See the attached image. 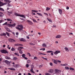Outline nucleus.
<instances>
[{"label": "nucleus", "instance_id": "f8f14e48", "mask_svg": "<svg viewBox=\"0 0 75 75\" xmlns=\"http://www.w3.org/2000/svg\"><path fill=\"white\" fill-rule=\"evenodd\" d=\"M27 23H28L29 24H30V25H32L33 24V22L30 21H29L28 20H27L26 21Z\"/></svg>", "mask_w": 75, "mask_h": 75}, {"label": "nucleus", "instance_id": "4be33fe9", "mask_svg": "<svg viewBox=\"0 0 75 75\" xmlns=\"http://www.w3.org/2000/svg\"><path fill=\"white\" fill-rule=\"evenodd\" d=\"M0 17H3V16H4V14H3V13H2V12H0Z\"/></svg>", "mask_w": 75, "mask_h": 75}, {"label": "nucleus", "instance_id": "f704fd0d", "mask_svg": "<svg viewBox=\"0 0 75 75\" xmlns=\"http://www.w3.org/2000/svg\"><path fill=\"white\" fill-rule=\"evenodd\" d=\"M35 60H37V59H38V57H35L33 58Z\"/></svg>", "mask_w": 75, "mask_h": 75}, {"label": "nucleus", "instance_id": "a211bd4d", "mask_svg": "<svg viewBox=\"0 0 75 75\" xmlns=\"http://www.w3.org/2000/svg\"><path fill=\"white\" fill-rule=\"evenodd\" d=\"M4 0V1L5 2V3H7V4L8 3H10V2H11V1H10L9 0Z\"/></svg>", "mask_w": 75, "mask_h": 75}, {"label": "nucleus", "instance_id": "ea45409f", "mask_svg": "<svg viewBox=\"0 0 75 75\" xmlns=\"http://www.w3.org/2000/svg\"><path fill=\"white\" fill-rule=\"evenodd\" d=\"M18 50V51H20V50H21V48L20 47H18L17 49Z\"/></svg>", "mask_w": 75, "mask_h": 75}, {"label": "nucleus", "instance_id": "052dcab7", "mask_svg": "<svg viewBox=\"0 0 75 75\" xmlns=\"http://www.w3.org/2000/svg\"><path fill=\"white\" fill-rule=\"evenodd\" d=\"M29 44H30V45H33V43H29Z\"/></svg>", "mask_w": 75, "mask_h": 75}, {"label": "nucleus", "instance_id": "5fc2aeb1", "mask_svg": "<svg viewBox=\"0 0 75 75\" xmlns=\"http://www.w3.org/2000/svg\"><path fill=\"white\" fill-rule=\"evenodd\" d=\"M65 69H69V67H65Z\"/></svg>", "mask_w": 75, "mask_h": 75}, {"label": "nucleus", "instance_id": "0eeeda50", "mask_svg": "<svg viewBox=\"0 0 75 75\" xmlns=\"http://www.w3.org/2000/svg\"><path fill=\"white\" fill-rule=\"evenodd\" d=\"M8 40L9 42H16V40L12 39H9Z\"/></svg>", "mask_w": 75, "mask_h": 75}, {"label": "nucleus", "instance_id": "cd10ccee", "mask_svg": "<svg viewBox=\"0 0 75 75\" xmlns=\"http://www.w3.org/2000/svg\"><path fill=\"white\" fill-rule=\"evenodd\" d=\"M31 11L32 12H33L34 13H37L38 11H35V10H32Z\"/></svg>", "mask_w": 75, "mask_h": 75}, {"label": "nucleus", "instance_id": "f257e3e1", "mask_svg": "<svg viewBox=\"0 0 75 75\" xmlns=\"http://www.w3.org/2000/svg\"><path fill=\"white\" fill-rule=\"evenodd\" d=\"M16 28L21 31H22L23 29V26L21 25H18L17 27H16Z\"/></svg>", "mask_w": 75, "mask_h": 75}, {"label": "nucleus", "instance_id": "680f3d73", "mask_svg": "<svg viewBox=\"0 0 75 75\" xmlns=\"http://www.w3.org/2000/svg\"><path fill=\"white\" fill-rule=\"evenodd\" d=\"M12 11L8 12V13H9V14H12Z\"/></svg>", "mask_w": 75, "mask_h": 75}, {"label": "nucleus", "instance_id": "aec40b11", "mask_svg": "<svg viewBox=\"0 0 75 75\" xmlns=\"http://www.w3.org/2000/svg\"><path fill=\"white\" fill-rule=\"evenodd\" d=\"M48 72H49L50 73H51V74H52V73H53L54 72V70H49L48 71Z\"/></svg>", "mask_w": 75, "mask_h": 75}, {"label": "nucleus", "instance_id": "bf43d9fd", "mask_svg": "<svg viewBox=\"0 0 75 75\" xmlns=\"http://www.w3.org/2000/svg\"><path fill=\"white\" fill-rule=\"evenodd\" d=\"M69 7H68V6L67 7L66 9H67V10H69Z\"/></svg>", "mask_w": 75, "mask_h": 75}, {"label": "nucleus", "instance_id": "8fccbe9b", "mask_svg": "<svg viewBox=\"0 0 75 75\" xmlns=\"http://www.w3.org/2000/svg\"><path fill=\"white\" fill-rule=\"evenodd\" d=\"M19 46H21L22 47H23V45L22 44H19Z\"/></svg>", "mask_w": 75, "mask_h": 75}, {"label": "nucleus", "instance_id": "b1692460", "mask_svg": "<svg viewBox=\"0 0 75 75\" xmlns=\"http://www.w3.org/2000/svg\"><path fill=\"white\" fill-rule=\"evenodd\" d=\"M14 54L18 57H19V56H20V55H19V54L18 53V52L15 53Z\"/></svg>", "mask_w": 75, "mask_h": 75}, {"label": "nucleus", "instance_id": "4468645a", "mask_svg": "<svg viewBox=\"0 0 75 75\" xmlns=\"http://www.w3.org/2000/svg\"><path fill=\"white\" fill-rule=\"evenodd\" d=\"M58 11L60 14L61 15L62 14V10L61 9H59Z\"/></svg>", "mask_w": 75, "mask_h": 75}, {"label": "nucleus", "instance_id": "9d476101", "mask_svg": "<svg viewBox=\"0 0 75 75\" xmlns=\"http://www.w3.org/2000/svg\"><path fill=\"white\" fill-rule=\"evenodd\" d=\"M5 28L6 30L7 31H8V32H11V31L10 30V29L8 28L7 27L5 26Z\"/></svg>", "mask_w": 75, "mask_h": 75}, {"label": "nucleus", "instance_id": "2eb2a0df", "mask_svg": "<svg viewBox=\"0 0 75 75\" xmlns=\"http://www.w3.org/2000/svg\"><path fill=\"white\" fill-rule=\"evenodd\" d=\"M19 40L21 41H24V42H25L26 41V40H25L24 39H23V38H21L19 39Z\"/></svg>", "mask_w": 75, "mask_h": 75}, {"label": "nucleus", "instance_id": "a878e982", "mask_svg": "<svg viewBox=\"0 0 75 75\" xmlns=\"http://www.w3.org/2000/svg\"><path fill=\"white\" fill-rule=\"evenodd\" d=\"M68 64L67 63H65L64 64H61V66H67Z\"/></svg>", "mask_w": 75, "mask_h": 75}, {"label": "nucleus", "instance_id": "72a5a7b5", "mask_svg": "<svg viewBox=\"0 0 75 75\" xmlns=\"http://www.w3.org/2000/svg\"><path fill=\"white\" fill-rule=\"evenodd\" d=\"M19 53H20V54H23V52H22V50H19Z\"/></svg>", "mask_w": 75, "mask_h": 75}, {"label": "nucleus", "instance_id": "20e7f679", "mask_svg": "<svg viewBox=\"0 0 75 75\" xmlns=\"http://www.w3.org/2000/svg\"><path fill=\"white\" fill-rule=\"evenodd\" d=\"M1 52H2V53H4V54H8V52L7 51L5 50H1Z\"/></svg>", "mask_w": 75, "mask_h": 75}, {"label": "nucleus", "instance_id": "e2e57ef3", "mask_svg": "<svg viewBox=\"0 0 75 75\" xmlns=\"http://www.w3.org/2000/svg\"><path fill=\"white\" fill-rule=\"evenodd\" d=\"M57 61H58V62H59V63H61V61L60 60H58Z\"/></svg>", "mask_w": 75, "mask_h": 75}, {"label": "nucleus", "instance_id": "c756f323", "mask_svg": "<svg viewBox=\"0 0 75 75\" xmlns=\"http://www.w3.org/2000/svg\"><path fill=\"white\" fill-rule=\"evenodd\" d=\"M13 60H17V58L16 57H13Z\"/></svg>", "mask_w": 75, "mask_h": 75}, {"label": "nucleus", "instance_id": "c85d7f7f", "mask_svg": "<svg viewBox=\"0 0 75 75\" xmlns=\"http://www.w3.org/2000/svg\"><path fill=\"white\" fill-rule=\"evenodd\" d=\"M47 53H51V52H54L52 51H48L46 52Z\"/></svg>", "mask_w": 75, "mask_h": 75}, {"label": "nucleus", "instance_id": "338daca9", "mask_svg": "<svg viewBox=\"0 0 75 75\" xmlns=\"http://www.w3.org/2000/svg\"><path fill=\"white\" fill-rule=\"evenodd\" d=\"M43 23H44V24H45L46 23V21L45 20H44L43 21Z\"/></svg>", "mask_w": 75, "mask_h": 75}, {"label": "nucleus", "instance_id": "dca6fc26", "mask_svg": "<svg viewBox=\"0 0 75 75\" xmlns=\"http://www.w3.org/2000/svg\"><path fill=\"white\" fill-rule=\"evenodd\" d=\"M22 56V57H23V58H24L25 59H28V58H27V57H25V54H23Z\"/></svg>", "mask_w": 75, "mask_h": 75}, {"label": "nucleus", "instance_id": "6e6d98bb", "mask_svg": "<svg viewBox=\"0 0 75 75\" xmlns=\"http://www.w3.org/2000/svg\"><path fill=\"white\" fill-rule=\"evenodd\" d=\"M42 58L44 59H45V60H47V58H44V57H42Z\"/></svg>", "mask_w": 75, "mask_h": 75}, {"label": "nucleus", "instance_id": "58836bf2", "mask_svg": "<svg viewBox=\"0 0 75 75\" xmlns=\"http://www.w3.org/2000/svg\"><path fill=\"white\" fill-rule=\"evenodd\" d=\"M7 21H12V20H11V19H9V18H7Z\"/></svg>", "mask_w": 75, "mask_h": 75}, {"label": "nucleus", "instance_id": "6e6552de", "mask_svg": "<svg viewBox=\"0 0 75 75\" xmlns=\"http://www.w3.org/2000/svg\"><path fill=\"white\" fill-rule=\"evenodd\" d=\"M5 62L7 64V65H9V66H10V62L8 61L7 60H5Z\"/></svg>", "mask_w": 75, "mask_h": 75}, {"label": "nucleus", "instance_id": "7c9ffc66", "mask_svg": "<svg viewBox=\"0 0 75 75\" xmlns=\"http://www.w3.org/2000/svg\"><path fill=\"white\" fill-rule=\"evenodd\" d=\"M37 14H38V15H39V16H41L42 17H43V16H42V14H41L40 13H37Z\"/></svg>", "mask_w": 75, "mask_h": 75}, {"label": "nucleus", "instance_id": "09e8293b", "mask_svg": "<svg viewBox=\"0 0 75 75\" xmlns=\"http://www.w3.org/2000/svg\"><path fill=\"white\" fill-rule=\"evenodd\" d=\"M7 24V22H6L5 23H4L3 24V25H6Z\"/></svg>", "mask_w": 75, "mask_h": 75}, {"label": "nucleus", "instance_id": "79ce46f5", "mask_svg": "<svg viewBox=\"0 0 75 75\" xmlns=\"http://www.w3.org/2000/svg\"><path fill=\"white\" fill-rule=\"evenodd\" d=\"M69 69H70V70H72V71H74V69L73 68L70 67L69 68Z\"/></svg>", "mask_w": 75, "mask_h": 75}, {"label": "nucleus", "instance_id": "a19ab883", "mask_svg": "<svg viewBox=\"0 0 75 75\" xmlns=\"http://www.w3.org/2000/svg\"><path fill=\"white\" fill-rule=\"evenodd\" d=\"M11 50L12 51H15V49L14 48V47H12L11 49Z\"/></svg>", "mask_w": 75, "mask_h": 75}, {"label": "nucleus", "instance_id": "4c0bfd02", "mask_svg": "<svg viewBox=\"0 0 75 75\" xmlns=\"http://www.w3.org/2000/svg\"><path fill=\"white\" fill-rule=\"evenodd\" d=\"M40 50H42V51H45V48H42V49H40Z\"/></svg>", "mask_w": 75, "mask_h": 75}, {"label": "nucleus", "instance_id": "3c124183", "mask_svg": "<svg viewBox=\"0 0 75 75\" xmlns=\"http://www.w3.org/2000/svg\"><path fill=\"white\" fill-rule=\"evenodd\" d=\"M27 54L29 55V57H31V54H30V53H28Z\"/></svg>", "mask_w": 75, "mask_h": 75}, {"label": "nucleus", "instance_id": "5701e85b", "mask_svg": "<svg viewBox=\"0 0 75 75\" xmlns=\"http://www.w3.org/2000/svg\"><path fill=\"white\" fill-rule=\"evenodd\" d=\"M42 47H47V45L46 44L43 43L42 44Z\"/></svg>", "mask_w": 75, "mask_h": 75}, {"label": "nucleus", "instance_id": "9b49d317", "mask_svg": "<svg viewBox=\"0 0 75 75\" xmlns=\"http://www.w3.org/2000/svg\"><path fill=\"white\" fill-rule=\"evenodd\" d=\"M52 61H53L54 63V64H56V65H57L58 63L57 62V60L55 59H52Z\"/></svg>", "mask_w": 75, "mask_h": 75}, {"label": "nucleus", "instance_id": "c03bdc74", "mask_svg": "<svg viewBox=\"0 0 75 75\" xmlns=\"http://www.w3.org/2000/svg\"><path fill=\"white\" fill-rule=\"evenodd\" d=\"M6 34L7 35V36L8 37H10V35L9 34V33H8V32H6Z\"/></svg>", "mask_w": 75, "mask_h": 75}, {"label": "nucleus", "instance_id": "7ed1b4c3", "mask_svg": "<svg viewBox=\"0 0 75 75\" xmlns=\"http://www.w3.org/2000/svg\"><path fill=\"white\" fill-rule=\"evenodd\" d=\"M16 24L15 23H14L13 24H8V25L9 26V27H11V28H13L16 26Z\"/></svg>", "mask_w": 75, "mask_h": 75}, {"label": "nucleus", "instance_id": "69168bd1", "mask_svg": "<svg viewBox=\"0 0 75 75\" xmlns=\"http://www.w3.org/2000/svg\"><path fill=\"white\" fill-rule=\"evenodd\" d=\"M53 52H51V55H52H52H54V53H53Z\"/></svg>", "mask_w": 75, "mask_h": 75}, {"label": "nucleus", "instance_id": "423d86ee", "mask_svg": "<svg viewBox=\"0 0 75 75\" xmlns=\"http://www.w3.org/2000/svg\"><path fill=\"white\" fill-rule=\"evenodd\" d=\"M7 4V3L5 2V3H3L0 1V7H1V6H4V5H6Z\"/></svg>", "mask_w": 75, "mask_h": 75}, {"label": "nucleus", "instance_id": "2f4dec72", "mask_svg": "<svg viewBox=\"0 0 75 75\" xmlns=\"http://www.w3.org/2000/svg\"><path fill=\"white\" fill-rule=\"evenodd\" d=\"M33 20L34 23H38V22L37 21H36V20L33 19Z\"/></svg>", "mask_w": 75, "mask_h": 75}, {"label": "nucleus", "instance_id": "473e14b6", "mask_svg": "<svg viewBox=\"0 0 75 75\" xmlns=\"http://www.w3.org/2000/svg\"><path fill=\"white\" fill-rule=\"evenodd\" d=\"M47 19L49 21V22H50V23H52V21H51V20L48 18H47Z\"/></svg>", "mask_w": 75, "mask_h": 75}, {"label": "nucleus", "instance_id": "0e129e2a", "mask_svg": "<svg viewBox=\"0 0 75 75\" xmlns=\"http://www.w3.org/2000/svg\"><path fill=\"white\" fill-rule=\"evenodd\" d=\"M30 62H31V61H30V60H29L28 61V63H30Z\"/></svg>", "mask_w": 75, "mask_h": 75}, {"label": "nucleus", "instance_id": "49530a36", "mask_svg": "<svg viewBox=\"0 0 75 75\" xmlns=\"http://www.w3.org/2000/svg\"><path fill=\"white\" fill-rule=\"evenodd\" d=\"M15 46H19V44L17 43L14 45Z\"/></svg>", "mask_w": 75, "mask_h": 75}, {"label": "nucleus", "instance_id": "f3484780", "mask_svg": "<svg viewBox=\"0 0 75 75\" xmlns=\"http://www.w3.org/2000/svg\"><path fill=\"white\" fill-rule=\"evenodd\" d=\"M64 48L65 50L67 52H69V50L68 49V48L67 47H64Z\"/></svg>", "mask_w": 75, "mask_h": 75}, {"label": "nucleus", "instance_id": "bb28decb", "mask_svg": "<svg viewBox=\"0 0 75 75\" xmlns=\"http://www.w3.org/2000/svg\"><path fill=\"white\" fill-rule=\"evenodd\" d=\"M1 36H3V35H6V34L5 33H3L1 34Z\"/></svg>", "mask_w": 75, "mask_h": 75}, {"label": "nucleus", "instance_id": "39448f33", "mask_svg": "<svg viewBox=\"0 0 75 75\" xmlns=\"http://www.w3.org/2000/svg\"><path fill=\"white\" fill-rule=\"evenodd\" d=\"M56 74H59L60 73L61 71L60 70H58L57 69H55L54 70Z\"/></svg>", "mask_w": 75, "mask_h": 75}, {"label": "nucleus", "instance_id": "1a4fd4ad", "mask_svg": "<svg viewBox=\"0 0 75 75\" xmlns=\"http://www.w3.org/2000/svg\"><path fill=\"white\" fill-rule=\"evenodd\" d=\"M62 37V36L61 35H58L55 37L56 38H60Z\"/></svg>", "mask_w": 75, "mask_h": 75}, {"label": "nucleus", "instance_id": "de8ad7c7", "mask_svg": "<svg viewBox=\"0 0 75 75\" xmlns=\"http://www.w3.org/2000/svg\"><path fill=\"white\" fill-rule=\"evenodd\" d=\"M3 22H4V20H2L0 21V23H1Z\"/></svg>", "mask_w": 75, "mask_h": 75}, {"label": "nucleus", "instance_id": "4d7b16f0", "mask_svg": "<svg viewBox=\"0 0 75 75\" xmlns=\"http://www.w3.org/2000/svg\"><path fill=\"white\" fill-rule=\"evenodd\" d=\"M38 54L39 55H42V53L40 52H39Z\"/></svg>", "mask_w": 75, "mask_h": 75}, {"label": "nucleus", "instance_id": "13d9d810", "mask_svg": "<svg viewBox=\"0 0 75 75\" xmlns=\"http://www.w3.org/2000/svg\"><path fill=\"white\" fill-rule=\"evenodd\" d=\"M44 14H45L46 15H47V16H48V13H44Z\"/></svg>", "mask_w": 75, "mask_h": 75}, {"label": "nucleus", "instance_id": "864d4df0", "mask_svg": "<svg viewBox=\"0 0 75 75\" xmlns=\"http://www.w3.org/2000/svg\"><path fill=\"white\" fill-rule=\"evenodd\" d=\"M26 66L27 68H28V67H29V65H28V64H27L26 65Z\"/></svg>", "mask_w": 75, "mask_h": 75}, {"label": "nucleus", "instance_id": "603ef678", "mask_svg": "<svg viewBox=\"0 0 75 75\" xmlns=\"http://www.w3.org/2000/svg\"><path fill=\"white\" fill-rule=\"evenodd\" d=\"M50 65L51 66H52L53 65V64H52V63H50Z\"/></svg>", "mask_w": 75, "mask_h": 75}, {"label": "nucleus", "instance_id": "412c9836", "mask_svg": "<svg viewBox=\"0 0 75 75\" xmlns=\"http://www.w3.org/2000/svg\"><path fill=\"white\" fill-rule=\"evenodd\" d=\"M30 71H31V72L32 73H33V74H35V72H34L33 71V67H32V68H31V69H30Z\"/></svg>", "mask_w": 75, "mask_h": 75}, {"label": "nucleus", "instance_id": "6ab92c4d", "mask_svg": "<svg viewBox=\"0 0 75 75\" xmlns=\"http://www.w3.org/2000/svg\"><path fill=\"white\" fill-rule=\"evenodd\" d=\"M8 69H10V70H11V71H15L16 69L15 68H8Z\"/></svg>", "mask_w": 75, "mask_h": 75}, {"label": "nucleus", "instance_id": "c9c22d12", "mask_svg": "<svg viewBox=\"0 0 75 75\" xmlns=\"http://www.w3.org/2000/svg\"><path fill=\"white\" fill-rule=\"evenodd\" d=\"M50 10V8L48 7H47L46 9V11H48V10Z\"/></svg>", "mask_w": 75, "mask_h": 75}, {"label": "nucleus", "instance_id": "f03ea898", "mask_svg": "<svg viewBox=\"0 0 75 75\" xmlns=\"http://www.w3.org/2000/svg\"><path fill=\"white\" fill-rule=\"evenodd\" d=\"M15 15L16 16H19L20 17H21L25 18V16L23 15H20L17 13H15Z\"/></svg>", "mask_w": 75, "mask_h": 75}, {"label": "nucleus", "instance_id": "393cba45", "mask_svg": "<svg viewBox=\"0 0 75 75\" xmlns=\"http://www.w3.org/2000/svg\"><path fill=\"white\" fill-rule=\"evenodd\" d=\"M5 58L6 59H11V58H10L9 57H8L7 56L5 57Z\"/></svg>", "mask_w": 75, "mask_h": 75}, {"label": "nucleus", "instance_id": "37998d69", "mask_svg": "<svg viewBox=\"0 0 75 75\" xmlns=\"http://www.w3.org/2000/svg\"><path fill=\"white\" fill-rule=\"evenodd\" d=\"M8 6L9 7H11L12 6H11V5L10 4H8Z\"/></svg>", "mask_w": 75, "mask_h": 75}, {"label": "nucleus", "instance_id": "ddd939ff", "mask_svg": "<svg viewBox=\"0 0 75 75\" xmlns=\"http://www.w3.org/2000/svg\"><path fill=\"white\" fill-rule=\"evenodd\" d=\"M60 52L59 50L56 51L54 52V54H55V55H57L58 54L60 53Z\"/></svg>", "mask_w": 75, "mask_h": 75}, {"label": "nucleus", "instance_id": "e433bc0d", "mask_svg": "<svg viewBox=\"0 0 75 75\" xmlns=\"http://www.w3.org/2000/svg\"><path fill=\"white\" fill-rule=\"evenodd\" d=\"M19 65L18 64H15V68H18Z\"/></svg>", "mask_w": 75, "mask_h": 75}, {"label": "nucleus", "instance_id": "a18cd8bd", "mask_svg": "<svg viewBox=\"0 0 75 75\" xmlns=\"http://www.w3.org/2000/svg\"><path fill=\"white\" fill-rule=\"evenodd\" d=\"M0 10H1V11H4V10L3 9V8L0 7Z\"/></svg>", "mask_w": 75, "mask_h": 75}, {"label": "nucleus", "instance_id": "774afa93", "mask_svg": "<svg viewBox=\"0 0 75 75\" xmlns=\"http://www.w3.org/2000/svg\"><path fill=\"white\" fill-rule=\"evenodd\" d=\"M16 34L17 35H18V32H16Z\"/></svg>", "mask_w": 75, "mask_h": 75}]
</instances>
